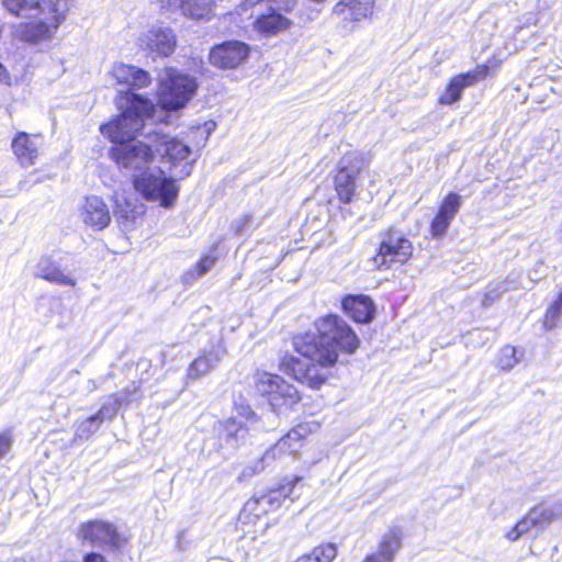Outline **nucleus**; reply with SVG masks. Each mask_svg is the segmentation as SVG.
<instances>
[{"instance_id":"29","label":"nucleus","mask_w":562,"mask_h":562,"mask_svg":"<svg viewBox=\"0 0 562 562\" xmlns=\"http://www.w3.org/2000/svg\"><path fill=\"white\" fill-rule=\"evenodd\" d=\"M114 201V214L124 224L133 223L143 213L144 205L138 204L135 199H127L119 191L112 196Z\"/></svg>"},{"instance_id":"36","label":"nucleus","mask_w":562,"mask_h":562,"mask_svg":"<svg viewBox=\"0 0 562 562\" xmlns=\"http://www.w3.org/2000/svg\"><path fill=\"white\" fill-rule=\"evenodd\" d=\"M517 363L518 358L516 357V348L513 346L503 347L497 359V367L504 371H509Z\"/></svg>"},{"instance_id":"19","label":"nucleus","mask_w":562,"mask_h":562,"mask_svg":"<svg viewBox=\"0 0 562 562\" xmlns=\"http://www.w3.org/2000/svg\"><path fill=\"white\" fill-rule=\"evenodd\" d=\"M81 221L94 231H102L111 222L110 209L101 196L89 195L79 209Z\"/></svg>"},{"instance_id":"11","label":"nucleus","mask_w":562,"mask_h":562,"mask_svg":"<svg viewBox=\"0 0 562 562\" xmlns=\"http://www.w3.org/2000/svg\"><path fill=\"white\" fill-rule=\"evenodd\" d=\"M77 538L83 543L111 550L119 549L126 542L114 524L102 519L81 522L77 528Z\"/></svg>"},{"instance_id":"43","label":"nucleus","mask_w":562,"mask_h":562,"mask_svg":"<svg viewBox=\"0 0 562 562\" xmlns=\"http://www.w3.org/2000/svg\"><path fill=\"white\" fill-rule=\"evenodd\" d=\"M263 0H243V2L238 5L237 13L243 14L246 13L249 9L255 8L260 4Z\"/></svg>"},{"instance_id":"3","label":"nucleus","mask_w":562,"mask_h":562,"mask_svg":"<svg viewBox=\"0 0 562 562\" xmlns=\"http://www.w3.org/2000/svg\"><path fill=\"white\" fill-rule=\"evenodd\" d=\"M32 5L31 20L15 25L13 34L23 42L38 44L56 34L66 19L69 3L68 0H37Z\"/></svg>"},{"instance_id":"37","label":"nucleus","mask_w":562,"mask_h":562,"mask_svg":"<svg viewBox=\"0 0 562 562\" xmlns=\"http://www.w3.org/2000/svg\"><path fill=\"white\" fill-rule=\"evenodd\" d=\"M1 2L8 11L15 15H20L21 11H32V4L37 2V0H1Z\"/></svg>"},{"instance_id":"34","label":"nucleus","mask_w":562,"mask_h":562,"mask_svg":"<svg viewBox=\"0 0 562 562\" xmlns=\"http://www.w3.org/2000/svg\"><path fill=\"white\" fill-rule=\"evenodd\" d=\"M562 315V291L558 295L557 300L548 307L543 326L547 329H552L557 326L560 316Z\"/></svg>"},{"instance_id":"18","label":"nucleus","mask_w":562,"mask_h":562,"mask_svg":"<svg viewBox=\"0 0 562 562\" xmlns=\"http://www.w3.org/2000/svg\"><path fill=\"white\" fill-rule=\"evenodd\" d=\"M488 66L480 65L471 71L453 77L447 86L445 92L440 95L439 102L447 105L453 104L460 100L465 88L485 79L488 75Z\"/></svg>"},{"instance_id":"14","label":"nucleus","mask_w":562,"mask_h":562,"mask_svg":"<svg viewBox=\"0 0 562 562\" xmlns=\"http://www.w3.org/2000/svg\"><path fill=\"white\" fill-rule=\"evenodd\" d=\"M303 437L304 428L302 426L290 430L273 447L263 453L256 469H246L244 474L260 472L266 465L271 464L276 460L292 457L302 448Z\"/></svg>"},{"instance_id":"5","label":"nucleus","mask_w":562,"mask_h":562,"mask_svg":"<svg viewBox=\"0 0 562 562\" xmlns=\"http://www.w3.org/2000/svg\"><path fill=\"white\" fill-rule=\"evenodd\" d=\"M135 190L148 201H158L164 207H170L179 193L176 180L167 177L160 167H150L135 173L133 179Z\"/></svg>"},{"instance_id":"40","label":"nucleus","mask_w":562,"mask_h":562,"mask_svg":"<svg viewBox=\"0 0 562 562\" xmlns=\"http://www.w3.org/2000/svg\"><path fill=\"white\" fill-rule=\"evenodd\" d=\"M12 442L13 436L11 429L0 432V459L10 451Z\"/></svg>"},{"instance_id":"44","label":"nucleus","mask_w":562,"mask_h":562,"mask_svg":"<svg viewBox=\"0 0 562 562\" xmlns=\"http://www.w3.org/2000/svg\"><path fill=\"white\" fill-rule=\"evenodd\" d=\"M239 415L245 417L246 420L251 424L256 423L258 419L256 413L249 406L241 407Z\"/></svg>"},{"instance_id":"16","label":"nucleus","mask_w":562,"mask_h":562,"mask_svg":"<svg viewBox=\"0 0 562 562\" xmlns=\"http://www.w3.org/2000/svg\"><path fill=\"white\" fill-rule=\"evenodd\" d=\"M248 46L239 41H228L214 46L209 55L210 63L222 69H234L248 57Z\"/></svg>"},{"instance_id":"9","label":"nucleus","mask_w":562,"mask_h":562,"mask_svg":"<svg viewBox=\"0 0 562 562\" xmlns=\"http://www.w3.org/2000/svg\"><path fill=\"white\" fill-rule=\"evenodd\" d=\"M254 381L257 392L268 398L270 406L277 413L293 407L301 400L296 387L278 374L258 371L254 375Z\"/></svg>"},{"instance_id":"21","label":"nucleus","mask_w":562,"mask_h":562,"mask_svg":"<svg viewBox=\"0 0 562 562\" xmlns=\"http://www.w3.org/2000/svg\"><path fill=\"white\" fill-rule=\"evenodd\" d=\"M34 276L48 282L75 286L76 280L61 270L60 265L50 256H43L34 267Z\"/></svg>"},{"instance_id":"7","label":"nucleus","mask_w":562,"mask_h":562,"mask_svg":"<svg viewBox=\"0 0 562 562\" xmlns=\"http://www.w3.org/2000/svg\"><path fill=\"white\" fill-rule=\"evenodd\" d=\"M299 480V477H294L279 488L248 499L239 513L238 524L241 526H255L260 518L280 508L286 498L293 502L294 486Z\"/></svg>"},{"instance_id":"2","label":"nucleus","mask_w":562,"mask_h":562,"mask_svg":"<svg viewBox=\"0 0 562 562\" xmlns=\"http://www.w3.org/2000/svg\"><path fill=\"white\" fill-rule=\"evenodd\" d=\"M115 102L121 114L101 125L100 131L115 144L112 158L134 179L135 173L149 169L155 159V131L148 127L155 105L150 99L131 90H120Z\"/></svg>"},{"instance_id":"13","label":"nucleus","mask_w":562,"mask_h":562,"mask_svg":"<svg viewBox=\"0 0 562 562\" xmlns=\"http://www.w3.org/2000/svg\"><path fill=\"white\" fill-rule=\"evenodd\" d=\"M178 45L176 31L166 24H155L140 34L138 46L159 57L171 56Z\"/></svg>"},{"instance_id":"10","label":"nucleus","mask_w":562,"mask_h":562,"mask_svg":"<svg viewBox=\"0 0 562 562\" xmlns=\"http://www.w3.org/2000/svg\"><path fill=\"white\" fill-rule=\"evenodd\" d=\"M368 165L364 154L349 150L337 164L334 186L339 201L349 203L356 192V179Z\"/></svg>"},{"instance_id":"15","label":"nucleus","mask_w":562,"mask_h":562,"mask_svg":"<svg viewBox=\"0 0 562 562\" xmlns=\"http://www.w3.org/2000/svg\"><path fill=\"white\" fill-rule=\"evenodd\" d=\"M303 437L304 428L302 426L290 430L273 447L263 453L256 469H246L244 474L260 472L266 465L271 464L276 460L292 457L302 448Z\"/></svg>"},{"instance_id":"4","label":"nucleus","mask_w":562,"mask_h":562,"mask_svg":"<svg viewBox=\"0 0 562 562\" xmlns=\"http://www.w3.org/2000/svg\"><path fill=\"white\" fill-rule=\"evenodd\" d=\"M159 102L166 110L183 108L195 94L196 78L176 68L168 67L159 85Z\"/></svg>"},{"instance_id":"47","label":"nucleus","mask_w":562,"mask_h":562,"mask_svg":"<svg viewBox=\"0 0 562 562\" xmlns=\"http://www.w3.org/2000/svg\"><path fill=\"white\" fill-rule=\"evenodd\" d=\"M41 181H42V179L40 177H36L35 179H30V180H23V181H20L19 188L20 189H29L31 186L38 183Z\"/></svg>"},{"instance_id":"26","label":"nucleus","mask_w":562,"mask_h":562,"mask_svg":"<svg viewBox=\"0 0 562 562\" xmlns=\"http://www.w3.org/2000/svg\"><path fill=\"white\" fill-rule=\"evenodd\" d=\"M38 137L19 133L12 140V150L21 166L30 167L38 156Z\"/></svg>"},{"instance_id":"32","label":"nucleus","mask_w":562,"mask_h":562,"mask_svg":"<svg viewBox=\"0 0 562 562\" xmlns=\"http://www.w3.org/2000/svg\"><path fill=\"white\" fill-rule=\"evenodd\" d=\"M214 7L213 0H182L179 11L191 20H210Z\"/></svg>"},{"instance_id":"38","label":"nucleus","mask_w":562,"mask_h":562,"mask_svg":"<svg viewBox=\"0 0 562 562\" xmlns=\"http://www.w3.org/2000/svg\"><path fill=\"white\" fill-rule=\"evenodd\" d=\"M217 260L216 256L213 254H207L201 258V260L196 263L195 268L192 271L187 273L188 277L198 278L206 273Z\"/></svg>"},{"instance_id":"49","label":"nucleus","mask_w":562,"mask_h":562,"mask_svg":"<svg viewBox=\"0 0 562 562\" xmlns=\"http://www.w3.org/2000/svg\"><path fill=\"white\" fill-rule=\"evenodd\" d=\"M529 23H531V24H536V20H535V19H528V20L526 21V24H529Z\"/></svg>"},{"instance_id":"41","label":"nucleus","mask_w":562,"mask_h":562,"mask_svg":"<svg viewBox=\"0 0 562 562\" xmlns=\"http://www.w3.org/2000/svg\"><path fill=\"white\" fill-rule=\"evenodd\" d=\"M251 221L252 216L250 214H244L240 217H237L232 224L235 234H241Z\"/></svg>"},{"instance_id":"25","label":"nucleus","mask_w":562,"mask_h":562,"mask_svg":"<svg viewBox=\"0 0 562 562\" xmlns=\"http://www.w3.org/2000/svg\"><path fill=\"white\" fill-rule=\"evenodd\" d=\"M111 76L116 83L126 85L135 89L145 88L151 81L147 71L127 64L114 65L111 70Z\"/></svg>"},{"instance_id":"39","label":"nucleus","mask_w":562,"mask_h":562,"mask_svg":"<svg viewBox=\"0 0 562 562\" xmlns=\"http://www.w3.org/2000/svg\"><path fill=\"white\" fill-rule=\"evenodd\" d=\"M102 423H99V419L95 418V415L83 420L77 428L76 435L79 438H88L92 434H94Z\"/></svg>"},{"instance_id":"45","label":"nucleus","mask_w":562,"mask_h":562,"mask_svg":"<svg viewBox=\"0 0 562 562\" xmlns=\"http://www.w3.org/2000/svg\"><path fill=\"white\" fill-rule=\"evenodd\" d=\"M83 562H108V560L97 552H90L83 557Z\"/></svg>"},{"instance_id":"30","label":"nucleus","mask_w":562,"mask_h":562,"mask_svg":"<svg viewBox=\"0 0 562 562\" xmlns=\"http://www.w3.org/2000/svg\"><path fill=\"white\" fill-rule=\"evenodd\" d=\"M530 519L536 525V529L542 531L555 519L562 517V503L553 505L539 504L530 510Z\"/></svg>"},{"instance_id":"23","label":"nucleus","mask_w":562,"mask_h":562,"mask_svg":"<svg viewBox=\"0 0 562 562\" xmlns=\"http://www.w3.org/2000/svg\"><path fill=\"white\" fill-rule=\"evenodd\" d=\"M402 547V531L393 527L383 535L376 552L368 554L363 562H393Z\"/></svg>"},{"instance_id":"48","label":"nucleus","mask_w":562,"mask_h":562,"mask_svg":"<svg viewBox=\"0 0 562 562\" xmlns=\"http://www.w3.org/2000/svg\"><path fill=\"white\" fill-rule=\"evenodd\" d=\"M5 77V69L4 67L0 64V81H2Z\"/></svg>"},{"instance_id":"6","label":"nucleus","mask_w":562,"mask_h":562,"mask_svg":"<svg viewBox=\"0 0 562 562\" xmlns=\"http://www.w3.org/2000/svg\"><path fill=\"white\" fill-rule=\"evenodd\" d=\"M135 190L148 201H158L164 207H170L179 193L176 180L167 177L160 167H150L135 173L133 179Z\"/></svg>"},{"instance_id":"31","label":"nucleus","mask_w":562,"mask_h":562,"mask_svg":"<svg viewBox=\"0 0 562 562\" xmlns=\"http://www.w3.org/2000/svg\"><path fill=\"white\" fill-rule=\"evenodd\" d=\"M254 25L257 31L267 35H273L289 29L291 21L282 14L271 11L268 14H260Z\"/></svg>"},{"instance_id":"1","label":"nucleus","mask_w":562,"mask_h":562,"mask_svg":"<svg viewBox=\"0 0 562 562\" xmlns=\"http://www.w3.org/2000/svg\"><path fill=\"white\" fill-rule=\"evenodd\" d=\"M317 334L305 333L293 338V348L308 362L290 357L283 364L295 380L311 389H319L331 375L341 353L351 355L360 345L352 328L338 315H326L315 322Z\"/></svg>"},{"instance_id":"12","label":"nucleus","mask_w":562,"mask_h":562,"mask_svg":"<svg viewBox=\"0 0 562 562\" xmlns=\"http://www.w3.org/2000/svg\"><path fill=\"white\" fill-rule=\"evenodd\" d=\"M154 131L155 137L153 142L155 144V151L164 159H167L172 168H180L176 172L179 178L188 177L195 160L190 158L192 155L190 147L177 138H171L156 130Z\"/></svg>"},{"instance_id":"28","label":"nucleus","mask_w":562,"mask_h":562,"mask_svg":"<svg viewBox=\"0 0 562 562\" xmlns=\"http://www.w3.org/2000/svg\"><path fill=\"white\" fill-rule=\"evenodd\" d=\"M217 432L222 441L232 448H236L246 441L249 428L236 418H229L218 424Z\"/></svg>"},{"instance_id":"46","label":"nucleus","mask_w":562,"mask_h":562,"mask_svg":"<svg viewBox=\"0 0 562 562\" xmlns=\"http://www.w3.org/2000/svg\"><path fill=\"white\" fill-rule=\"evenodd\" d=\"M508 290H509V288H508L507 283L506 282H502V283H499L497 285V290L496 291H490L486 294V297L487 299H495L498 295V293L505 292V291H508Z\"/></svg>"},{"instance_id":"22","label":"nucleus","mask_w":562,"mask_h":562,"mask_svg":"<svg viewBox=\"0 0 562 562\" xmlns=\"http://www.w3.org/2000/svg\"><path fill=\"white\" fill-rule=\"evenodd\" d=\"M374 0H340L333 8V13L342 21L358 22L373 12Z\"/></svg>"},{"instance_id":"8","label":"nucleus","mask_w":562,"mask_h":562,"mask_svg":"<svg viewBox=\"0 0 562 562\" xmlns=\"http://www.w3.org/2000/svg\"><path fill=\"white\" fill-rule=\"evenodd\" d=\"M379 249L372 257L374 267L379 270H387L394 263H405L413 255V244L406 235L395 228L390 227L379 235Z\"/></svg>"},{"instance_id":"20","label":"nucleus","mask_w":562,"mask_h":562,"mask_svg":"<svg viewBox=\"0 0 562 562\" xmlns=\"http://www.w3.org/2000/svg\"><path fill=\"white\" fill-rule=\"evenodd\" d=\"M462 205V198L450 192L439 206L438 213L431 222L430 232L435 238L442 237Z\"/></svg>"},{"instance_id":"17","label":"nucleus","mask_w":562,"mask_h":562,"mask_svg":"<svg viewBox=\"0 0 562 562\" xmlns=\"http://www.w3.org/2000/svg\"><path fill=\"white\" fill-rule=\"evenodd\" d=\"M226 347L222 339L216 344L204 348L200 355L190 363L187 370V378L189 380H199L200 378L210 373L222 359L226 356Z\"/></svg>"},{"instance_id":"35","label":"nucleus","mask_w":562,"mask_h":562,"mask_svg":"<svg viewBox=\"0 0 562 562\" xmlns=\"http://www.w3.org/2000/svg\"><path fill=\"white\" fill-rule=\"evenodd\" d=\"M530 518V512H528V514L507 532L506 538L510 541H516L521 536L528 533L532 529H536V525Z\"/></svg>"},{"instance_id":"24","label":"nucleus","mask_w":562,"mask_h":562,"mask_svg":"<svg viewBox=\"0 0 562 562\" xmlns=\"http://www.w3.org/2000/svg\"><path fill=\"white\" fill-rule=\"evenodd\" d=\"M341 306L344 312L357 323H370L374 316V304L366 295H347Z\"/></svg>"},{"instance_id":"33","label":"nucleus","mask_w":562,"mask_h":562,"mask_svg":"<svg viewBox=\"0 0 562 562\" xmlns=\"http://www.w3.org/2000/svg\"><path fill=\"white\" fill-rule=\"evenodd\" d=\"M336 555V547L331 543H327L316 547L311 553L302 555L294 562H331Z\"/></svg>"},{"instance_id":"42","label":"nucleus","mask_w":562,"mask_h":562,"mask_svg":"<svg viewBox=\"0 0 562 562\" xmlns=\"http://www.w3.org/2000/svg\"><path fill=\"white\" fill-rule=\"evenodd\" d=\"M161 9L176 12L179 11L182 0H156Z\"/></svg>"},{"instance_id":"27","label":"nucleus","mask_w":562,"mask_h":562,"mask_svg":"<svg viewBox=\"0 0 562 562\" xmlns=\"http://www.w3.org/2000/svg\"><path fill=\"white\" fill-rule=\"evenodd\" d=\"M139 398V390L136 386H134L133 390L126 389L121 396L112 394L102 404L101 408L95 414V418L99 419V423L111 420L123 405L126 406Z\"/></svg>"}]
</instances>
